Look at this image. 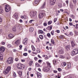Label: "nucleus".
<instances>
[{
  "instance_id": "nucleus-51",
  "label": "nucleus",
  "mask_w": 78,
  "mask_h": 78,
  "mask_svg": "<svg viewBox=\"0 0 78 78\" xmlns=\"http://www.w3.org/2000/svg\"><path fill=\"white\" fill-rule=\"evenodd\" d=\"M37 53H40V52H41V51H40V50L39 49H38L37 50Z\"/></svg>"
},
{
  "instance_id": "nucleus-46",
  "label": "nucleus",
  "mask_w": 78,
  "mask_h": 78,
  "mask_svg": "<svg viewBox=\"0 0 78 78\" xmlns=\"http://www.w3.org/2000/svg\"><path fill=\"white\" fill-rule=\"evenodd\" d=\"M63 65L64 66H66L67 65V63L66 62H64L63 63Z\"/></svg>"
},
{
  "instance_id": "nucleus-64",
  "label": "nucleus",
  "mask_w": 78,
  "mask_h": 78,
  "mask_svg": "<svg viewBox=\"0 0 78 78\" xmlns=\"http://www.w3.org/2000/svg\"><path fill=\"white\" fill-rule=\"evenodd\" d=\"M21 61L22 62H25V60L21 59Z\"/></svg>"
},
{
  "instance_id": "nucleus-12",
  "label": "nucleus",
  "mask_w": 78,
  "mask_h": 78,
  "mask_svg": "<svg viewBox=\"0 0 78 78\" xmlns=\"http://www.w3.org/2000/svg\"><path fill=\"white\" fill-rule=\"evenodd\" d=\"M28 41V39L27 38L24 39L23 40V43L24 45H27V41Z\"/></svg>"
},
{
  "instance_id": "nucleus-50",
  "label": "nucleus",
  "mask_w": 78,
  "mask_h": 78,
  "mask_svg": "<svg viewBox=\"0 0 78 78\" xmlns=\"http://www.w3.org/2000/svg\"><path fill=\"white\" fill-rule=\"evenodd\" d=\"M37 77L38 78H41L42 76L41 75H40V76H37Z\"/></svg>"
},
{
  "instance_id": "nucleus-53",
  "label": "nucleus",
  "mask_w": 78,
  "mask_h": 78,
  "mask_svg": "<svg viewBox=\"0 0 78 78\" xmlns=\"http://www.w3.org/2000/svg\"><path fill=\"white\" fill-rule=\"evenodd\" d=\"M15 61H19V59H18V58H15Z\"/></svg>"
},
{
  "instance_id": "nucleus-40",
  "label": "nucleus",
  "mask_w": 78,
  "mask_h": 78,
  "mask_svg": "<svg viewBox=\"0 0 78 78\" xmlns=\"http://www.w3.org/2000/svg\"><path fill=\"white\" fill-rule=\"evenodd\" d=\"M52 23V21H50L48 22V25H50Z\"/></svg>"
},
{
  "instance_id": "nucleus-43",
  "label": "nucleus",
  "mask_w": 78,
  "mask_h": 78,
  "mask_svg": "<svg viewBox=\"0 0 78 78\" xmlns=\"http://www.w3.org/2000/svg\"><path fill=\"white\" fill-rule=\"evenodd\" d=\"M75 28L76 29H78V24H76V26Z\"/></svg>"
},
{
  "instance_id": "nucleus-28",
  "label": "nucleus",
  "mask_w": 78,
  "mask_h": 78,
  "mask_svg": "<svg viewBox=\"0 0 78 78\" xmlns=\"http://www.w3.org/2000/svg\"><path fill=\"white\" fill-rule=\"evenodd\" d=\"M0 11L1 12V14L2 13H3V9H2V7H0Z\"/></svg>"
},
{
  "instance_id": "nucleus-30",
  "label": "nucleus",
  "mask_w": 78,
  "mask_h": 78,
  "mask_svg": "<svg viewBox=\"0 0 78 78\" xmlns=\"http://www.w3.org/2000/svg\"><path fill=\"white\" fill-rule=\"evenodd\" d=\"M51 42L53 44H55V41H54V40L53 39H51Z\"/></svg>"
},
{
  "instance_id": "nucleus-49",
  "label": "nucleus",
  "mask_w": 78,
  "mask_h": 78,
  "mask_svg": "<svg viewBox=\"0 0 78 78\" xmlns=\"http://www.w3.org/2000/svg\"><path fill=\"white\" fill-rule=\"evenodd\" d=\"M56 32H57V33H60V31L59 30H56Z\"/></svg>"
},
{
  "instance_id": "nucleus-13",
  "label": "nucleus",
  "mask_w": 78,
  "mask_h": 78,
  "mask_svg": "<svg viewBox=\"0 0 78 78\" xmlns=\"http://www.w3.org/2000/svg\"><path fill=\"white\" fill-rule=\"evenodd\" d=\"M5 50V49L3 47H2L0 48V51L2 53L4 52Z\"/></svg>"
},
{
  "instance_id": "nucleus-58",
  "label": "nucleus",
  "mask_w": 78,
  "mask_h": 78,
  "mask_svg": "<svg viewBox=\"0 0 78 78\" xmlns=\"http://www.w3.org/2000/svg\"><path fill=\"white\" fill-rule=\"evenodd\" d=\"M34 59L35 61H37V57H35Z\"/></svg>"
},
{
  "instance_id": "nucleus-21",
  "label": "nucleus",
  "mask_w": 78,
  "mask_h": 78,
  "mask_svg": "<svg viewBox=\"0 0 78 78\" xmlns=\"http://www.w3.org/2000/svg\"><path fill=\"white\" fill-rule=\"evenodd\" d=\"M71 44H72V47H73L75 45V44L74 42L73 41H71Z\"/></svg>"
},
{
  "instance_id": "nucleus-35",
  "label": "nucleus",
  "mask_w": 78,
  "mask_h": 78,
  "mask_svg": "<svg viewBox=\"0 0 78 78\" xmlns=\"http://www.w3.org/2000/svg\"><path fill=\"white\" fill-rule=\"evenodd\" d=\"M39 32L40 34H42V33H44V32L43 31H42L41 30H40L39 31Z\"/></svg>"
},
{
  "instance_id": "nucleus-5",
  "label": "nucleus",
  "mask_w": 78,
  "mask_h": 78,
  "mask_svg": "<svg viewBox=\"0 0 78 78\" xmlns=\"http://www.w3.org/2000/svg\"><path fill=\"white\" fill-rule=\"evenodd\" d=\"M78 50L77 49H74L73 51H72L71 55L72 56H74V55H76V54H78Z\"/></svg>"
},
{
  "instance_id": "nucleus-44",
  "label": "nucleus",
  "mask_w": 78,
  "mask_h": 78,
  "mask_svg": "<svg viewBox=\"0 0 78 78\" xmlns=\"http://www.w3.org/2000/svg\"><path fill=\"white\" fill-rule=\"evenodd\" d=\"M41 75V74H40V73H37V76H39L40 75Z\"/></svg>"
},
{
  "instance_id": "nucleus-3",
  "label": "nucleus",
  "mask_w": 78,
  "mask_h": 78,
  "mask_svg": "<svg viewBox=\"0 0 78 78\" xmlns=\"http://www.w3.org/2000/svg\"><path fill=\"white\" fill-rule=\"evenodd\" d=\"M11 67L10 66H8L7 67L5 71L3 72V73L4 75H6V74H8L9 72V71L11 70Z\"/></svg>"
},
{
  "instance_id": "nucleus-11",
  "label": "nucleus",
  "mask_w": 78,
  "mask_h": 78,
  "mask_svg": "<svg viewBox=\"0 0 78 78\" xmlns=\"http://www.w3.org/2000/svg\"><path fill=\"white\" fill-rule=\"evenodd\" d=\"M43 70L44 72H47V71L49 70V69H48V67L45 66L44 67Z\"/></svg>"
},
{
  "instance_id": "nucleus-54",
  "label": "nucleus",
  "mask_w": 78,
  "mask_h": 78,
  "mask_svg": "<svg viewBox=\"0 0 78 78\" xmlns=\"http://www.w3.org/2000/svg\"><path fill=\"white\" fill-rule=\"evenodd\" d=\"M33 20H30L29 21V23H32V22H33Z\"/></svg>"
},
{
  "instance_id": "nucleus-41",
  "label": "nucleus",
  "mask_w": 78,
  "mask_h": 78,
  "mask_svg": "<svg viewBox=\"0 0 78 78\" xmlns=\"http://www.w3.org/2000/svg\"><path fill=\"white\" fill-rule=\"evenodd\" d=\"M59 38L61 39H63L64 38V36L61 35L59 36Z\"/></svg>"
},
{
  "instance_id": "nucleus-6",
  "label": "nucleus",
  "mask_w": 78,
  "mask_h": 78,
  "mask_svg": "<svg viewBox=\"0 0 78 78\" xmlns=\"http://www.w3.org/2000/svg\"><path fill=\"white\" fill-rule=\"evenodd\" d=\"M12 62H13L12 58H9L7 61V63L10 64H11L12 63Z\"/></svg>"
},
{
  "instance_id": "nucleus-26",
  "label": "nucleus",
  "mask_w": 78,
  "mask_h": 78,
  "mask_svg": "<svg viewBox=\"0 0 78 78\" xmlns=\"http://www.w3.org/2000/svg\"><path fill=\"white\" fill-rule=\"evenodd\" d=\"M67 67H68L69 69H70L71 67V65H70V64L68 63L67 64Z\"/></svg>"
},
{
  "instance_id": "nucleus-23",
  "label": "nucleus",
  "mask_w": 78,
  "mask_h": 78,
  "mask_svg": "<svg viewBox=\"0 0 78 78\" xmlns=\"http://www.w3.org/2000/svg\"><path fill=\"white\" fill-rule=\"evenodd\" d=\"M0 59L1 60H3V55H2L1 53L0 52Z\"/></svg>"
},
{
  "instance_id": "nucleus-25",
  "label": "nucleus",
  "mask_w": 78,
  "mask_h": 78,
  "mask_svg": "<svg viewBox=\"0 0 78 78\" xmlns=\"http://www.w3.org/2000/svg\"><path fill=\"white\" fill-rule=\"evenodd\" d=\"M39 37L40 39H41V40H42V39H44V38H43V35H42L39 36Z\"/></svg>"
},
{
  "instance_id": "nucleus-24",
  "label": "nucleus",
  "mask_w": 78,
  "mask_h": 78,
  "mask_svg": "<svg viewBox=\"0 0 78 78\" xmlns=\"http://www.w3.org/2000/svg\"><path fill=\"white\" fill-rule=\"evenodd\" d=\"M34 30V29L33 27H31V28H30V29H29V31L30 32H32Z\"/></svg>"
},
{
  "instance_id": "nucleus-36",
  "label": "nucleus",
  "mask_w": 78,
  "mask_h": 78,
  "mask_svg": "<svg viewBox=\"0 0 78 78\" xmlns=\"http://www.w3.org/2000/svg\"><path fill=\"white\" fill-rule=\"evenodd\" d=\"M33 61H30L29 62L30 66H31L33 64Z\"/></svg>"
},
{
  "instance_id": "nucleus-48",
  "label": "nucleus",
  "mask_w": 78,
  "mask_h": 78,
  "mask_svg": "<svg viewBox=\"0 0 78 78\" xmlns=\"http://www.w3.org/2000/svg\"><path fill=\"white\" fill-rule=\"evenodd\" d=\"M58 70L59 72H61V71L62 70V69H61L60 68H58Z\"/></svg>"
},
{
  "instance_id": "nucleus-14",
  "label": "nucleus",
  "mask_w": 78,
  "mask_h": 78,
  "mask_svg": "<svg viewBox=\"0 0 78 78\" xmlns=\"http://www.w3.org/2000/svg\"><path fill=\"white\" fill-rule=\"evenodd\" d=\"M64 49H61L59 51V53L60 54H63V53H64Z\"/></svg>"
},
{
  "instance_id": "nucleus-57",
  "label": "nucleus",
  "mask_w": 78,
  "mask_h": 78,
  "mask_svg": "<svg viewBox=\"0 0 78 78\" xmlns=\"http://www.w3.org/2000/svg\"><path fill=\"white\" fill-rule=\"evenodd\" d=\"M69 25L70 26H72V25H73V23H69Z\"/></svg>"
},
{
  "instance_id": "nucleus-61",
  "label": "nucleus",
  "mask_w": 78,
  "mask_h": 78,
  "mask_svg": "<svg viewBox=\"0 0 78 78\" xmlns=\"http://www.w3.org/2000/svg\"><path fill=\"white\" fill-rule=\"evenodd\" d=\"M31 68H28V70H29V71H31Z\"/></svg>"
},
{
  "instance_id": "nucleus-4",
  "label": "nucleus",
  "mask_w": 78,
  "mask_h": 78,
  "mask_svg": "<svg viewBox=\"0 0 78 78\" xmlns=\"http://www.w3.org/2000/svg\"><path fill=\"white\" fill-rule=\"evenodd\" d=\"M5 10L6 12H9L11 9V8L9 6V5H5Z\"/></svg>"
},
{
  "instance_id": "nucleus-32",
  "label": "nucleus",
  "mask_w": 78,
  "mask_h": 78,
  "mask_svg": "<svg viewBox=\"0 0 78 78\" xmlns=\"http://www.w3.org/2000/svg\"><path fill=\"white\" fill-rule=\"evenodd\" d=\"M13 76L14 78L15 77H16V73L13 72Z\"/></svg>"
},
{
  "instance_id": "nucleus-62",
  "label": "nucleus",
  "mask_w": 78,
  "mask_h": 78,
  "mask_svg": "<svg viewBox=\"0 0 78 78\" xmlns=\"http://www.w3.org/2000/svg\"><path fill=\"white\" fill-rule=\"evenodd\" d=\"M69 35H70V36L72 35V32H70V33H69Z\"/></svg>"
},
{
  "instance_id": "nucleus-47",
  "label": "nucleus",
  "mask_w": 78,
  "mask_h": 78,
  "mask_svg": "<svg viewBox=\"0 0 78 78\" xmlns=\"http://www.w3.org/2000/svg\"><path fill=\"white\" fill-rule=\"evenodd\" d=\"M1 44L2 45H5V43L3 41H2Z\"/></svg>"
},
{
  "instance_id": "nucleus-9",
  "label": "nucleus",
  "mask_w": 78,
  "mask_h": 78,
  "mask_svg": "<svg viewBox=\"0 0 78 78\" xmlns=\"http://www.w3.org/2000/svg\"><path fill=\"white\" fill-rule=\"evenodd\" d=\"M50 3L51 5H53L56 2V0H50Z\"/></svg>"
},
{
  "instance_id": "nucleus-17",
  "label": "nucleus",
  "mask_w": 78,
  "mask_h": 78,
  "mask_svg": "<svg viewBox=\"0 0 78 78\" xmlns=\"http://www.w3.org/2000/svg\"><path fill=\"white\" fill-rule=\"evenodd\" d=\"M46 29L48 30H51L52 29V26H48L46 28Z\"/></svg>"
},
{
  "instance_id": "nucleus-60",
  "label": "nucleus",
  "mask_w": 78,
  "mask_h": 78,
  "mask_svg": "<svg viewBox=\"0 0 78 78\" xmlns=\"http://www.w3.org/2000/svg\"><path fill=\"white\" fill-rule=\"evenodd\" d=\"M71 18H72V19H73V18H74V16H73V15H71Z\"/></svg>"
},
{
  "instance_id": "nucleus-19",
  "label": "nucleus",
  "mask_w": 78,
  "mask_h": 78,
  "mask_svg": "<svg viewBox=\"0 0 78 78\" xmlns=\"http://www.w3.org/2000/svg\"><path fill=\"white\" fill-rule=\"evenodd\" d=\"M18 73L19 75L20 76H21L22 75V71H18Z\"/></svg>"
},
{
  "instance_id": "nucleus-34",
  "label": "nucleus",
  "mask_w": 78,
  "mask_h": 78,
  "mask_svg": "<svg viewBox=\"0 0 78 78\" xmlns=\"http://www.w3.org/2000/svg\"><path fill=\"white\" fill-rule=\"evenodd\" d=\"M54 30H52L51 32V34L52 35V36H53L54 35Z\"/></svg>"
},
{
  "instance_id": "nucleus-52",
  "label": "nucleus",
  "mask_w": 78,
  "mask_h": 78,
  "mask_svg": "<svg viewBox=\"0 0 78 78\" xmlns=\"http://www.w3.org/2000/svg\"><path fill=\"white\" fill-rule=\"evenodd\" d=\"M57 21V18H55L54 21V23H55V22H56Z\"/></svg>"
},
{
  "instance_id": "nucleus-20",
  "label": "nucleus",
  "mask_w": 78,
  "mask_h": 78,
  "mask_svg": "<svg viewBox=\"0 0 78 78\" xmlns=\"http://www.w3.org/2000/svg\"><path fill=\"white\" fill-rule=\"evenodd\" d=\"M70 45H68L65 47V48L66 50H69L70 49Z\"/></svg>"
},
{
  "instance_id": "nucleus-29",
  "label": "nucleus",
  "mask_w": 78,
  "mask_h": 78,
  "mask_svg": "<svg viewBox=\"0 0 78 78\" xmlns=\"http://www.w3.org/2000/svg\"><path fill=\"white\" fill-rule=\"evenodd\" d=\"M31 47L32 49V50H33V51H35L36 49H35V48L34 47V46L32 45Z\"/></svg>"
},
{
  "instance_id": "nucleus-1",
  "label": "nucleus",
  "mask_w": 78,
  "mask_h": 78,
  "mask_svg": "<svg viewBox=\"0 0 78 78\" xmlns=\"http://www.w3.org/2000/svg\"><path fill=\"white\" fill-rule=\"evenodd\" d=\"M42 12L40 13L38 15V17L40 19H42L44 18V16H46V14L45 13V11L42 10Z\"/></svg>"
},
{
  "instance_id": "nucleus-33",
  "label": "nucleus",
  "mask_w": 78,
  "mask_h": 78,
  "mask_svg": "<svg viewBox=\"0 0 78 78\" xmlns=\"http://www.w3.org/2000/svg\"><path fill=\"white\" fill-rule=\"evenodd\" d=\"M53 64L54 65H55L56 64V60H53Z\"/></svg>"
},
{
  "instance_id": "nucleus-2",
  "label": "nucleus",
  "mask_w": 78,
  "mask_h": 78,
  "mask_svg": "<svg viewBox=\"0 0 78 78\" xmlns=\"http://www.w3.org/2000/svg\"><path fill=\"white\" fill-rule=\"evenodd\" d=\"M17 68L19 69H24L25 66L23 65L21 63H19L17 65Z\"/></svg>"
},
{
  "instance_id": "nucleus-45",
  "label": "nucleus",
  "mask_w": 78,
  "mask_h": 78,
  "mask_svg": "<svg viewBox=\"0 0 78 78\" xmlns=\"http://www.w3.org/2000/svg\"><path fill=\"white\" fill-rule=\"evenodd\" d=\"M23 56H27L28 55V54L27 53H24L23 54Z\"/></svg>"
},
{
  "instance_id": "nucleus-55",
  "label": "nucleus",
  "mask_w": 78,
  "mask_h": 78,
  "mask_svg": "<svg viewBox=\"0 0 78 78\" xmlns=\"http://www.w3.org/2000/svg\"><path fill=\"white\" fill-rule=\"evenodd\" d=\"M35 65L36 66H37V67H39V66H40V65H39V64H38V63H36ZM37 65H38V66H37Z\"/></svg>"
},
{
  "instance_id": "nucleus-39",
  "label": "nucleus",
  "mask_w": 78,
  "mask_h": 78,
  "mask_svg": "<svg viewBox=\"0 0 78 78\" xmlns=\"http://www.w3.org/2000/svg\"><path fill=\"white\" fill-rule=\"evenodd\" d=\"M43 25L44 27H46V26L47 25V22H45L44 23Z\"/></svg>"
},
{
  "instance_id": "nucleus-22",
  "label": "nucleus",
  "mask_w": 78,
  "mask_h": 78,
  "mask_svg": "<svg viewBox=\"0 0 78 78\" xmlns=\"http://www.w3.org/2000/svg\"><path fill=\"white\" fill-rule=\"evenodd\" d=\"M46 63L47 65H48V66L50 68L51 67V63H50L49 62H47Z\"/></svg>"
},
{
  "instance_id": "nucleus-37",
  "label": "nucleus",
  "mask_w": 78,
  "mask_h": 78,
  "mask_svg": "<svg viewBox=\"0 0 78 78\" xmlns=\"http://www.w3.org/2000/svg\"><path fill=\"white\" fill-rule=\"evenodd\" d=\"M7 47L8 48H10V47H12V45H11V44H8L7 45Z\"/></svg>"
},
{
  "instance_id": "nucleus-56",
  "label": "nucleus",
  "mask_w": 78,
  "mask_h": 78,
  "mask_svg": "<svg viewBox=\"0 0 78 78\" xmlns=\"http://www.w3.org/2000/svg\"><path fill=\"white\" fill-rule=\"evenodd\" d=\"M42 60H39L38 61V62H39V63H40L41 62H42Z\"/></svg>"
},
{
  "instance_id": "nucleus-18",
  "label": "nucleus",
  "mask_w": 78,
  "mask_h": 78,
  "mask_svg": "<svg viewBox=\"0 0 78 78\" xmlns=\"http://www.w3.org/2000/svg\"><path fill=\"white\" fill-rule=\"evenodd\" d=\"M8 37H10V38H11V39H12V38H13V37H14V36L13 35V34H10L8 35Z\"/></svg>"
},
{
  "instance_id": "nucleus-16",
  "label": "nucleus",
  "mask_w": 78,
  "mask_h": 78,
  "mask_svg": "<svg viewBox=\"0 0 78 78\" xmlns=\"http://www.w3.org/2000/svg\"><path fill=\"white\" fill-rule=\"evenodd\" d=\"M45 2H44L41 7L40 8V9H44L45 7Z\"/></svg>"
},
{
  "instance_id": "nucleus-42",
  "label": "nucleus",
  "mask_w": 78,
  "mask_h": 78,
  "mask_svg": "<svg viewBox=\"0 0 78 78\" xmlns=\"http://www.w3.org/2000/svg\"><path fill=\"white\" fill-rule=\"evenodd\" d=\"M60 58H62V59H63V58H64V57L62 55H60L59 56Z\"/></svg>"
},
{
  "instance_id": "nucleus-8",
  "label": "nucleus",
  "mask_w": 78,
  "mask_h": 78,
  "mask_svg": "<svg viewBox=\"0 0 78 78\" xmlns=\"http://www.w3.org/2000/svg\"><path fill=\"white\" fill-rule=\"evenodd\" d=\"M36 13H37V12L36 11L31 12L30 13V15L32 17H34V16H35L36 15Z\"/></svg>"
},
{
  "instance_id": "nucleus-27",
  "label": "nucleus",
  "mask_w": 78,
  "mask_h": 78,
  "mask_svg": "<svg viewBox=\"0 0 78 78\" xmlns=\"http://www.w3.org/2000/svg\"><path fill=\"white\" fill-rule=\"evenodd\" d=\"M47 36L48 37H49V38L51 37V35L49 33H48L47 34Z\"/></svg>"
},
{
  "instance_id": "nucleus-10",
  "label": "nucleus",
  "mask_w": 78,
  "mask_h": 78,
  "mask_svg": "<svg viewBox=\"0 0 78 78\" xmlns=\"http://www.w3.org/2000/svg\"><path fill=\"white\" fill-rule=\"evenodd\" d=\"M13 17L15 19H17L18 18V14L17 13H15L14 14V15L13 16Z\"/></svg>"
},
{
  "instance_id": "nucleus-7",
  "label": "nucleus",
  "mask_w": 78,
  "mask_h": 78,
  "mask_svg": "<svg viewBox=\"0 0 78 78\" xmlns=\"http://www.w3.org/2000/svg\"><path fill=\"white\" fill-rule=\"evenodd\" d=\"M20 44V40L18 39L15 41L14 43V44L16 46H18Z\"/></svg>"
},
{
  "instance_id": "nucleus-15",
  "label": "nucleus",
  "mask_w": 78,
  "mask_h": 78,
  "mask_svg": "<svg viewBox=\"0 0 78 78\" xmlns=\"http://www.w3.org/2000/svg\"><path fill=\"white\" fill-rule=\"evenodd\" d=\"M40 2V0H35V5L37 6L39 4V2Z\"/></svg>"
},
{
  "instance_id": "nucleus-63",
  "label": "nucleus",
  "mask_w": 78,
  "mask_h": 78,
  "mask_svg": "<svg viewBox=\"0 0 78 78\" xmlns=\"http://www.w3.org/2000/svg\"><path fill=\"white\" fill-rule=\"evenodd\" d=\"M20 23H22V22H23V21H22V20H20Z\"/></svg>"
},
{
  "instance_id": "nucleus-38",
  "label": "nucleus",
  "mask_w": 78,
  "mask_h": 78,
  "mask_svg": "<svg viewBox=\"0 0 78 78\" xmlns=\"http://www.w3.org/2000/svg\"><path fill=\"white\" fill-rule=\"evenodd\" d=\"M22 19H26V16H22L21 17Z\"/></svg>"
},
{
  "instance_id": "nucleus-31",
  "label": "nucleus",
  "mask_w": 78,
  "mask_h": 78,
  "mask_svg": "<svg viewBox=\"0 0 78 78\" xmlns=\"http://www.w3.org/2000/svg\"><path fill=\"white\" fill-rule=\"evenodd\" d=\"M12 30L13 31H16V28L15 27H13L12 28Z\"/></svg>"
},
{
  "instance_id": "nucleus-59",
  "label": "nucleus",
  "mask_w": 78,
  "mask_h": 78,
  "mask_svg": "<svg viewBox=\"0 0 78 78\" xmlns=\"http://www.w3.org/2000/svg\"><path fill=\"white\" fill-rule=\"evenodd\" d=\"M66 3L67 5H68V4L69 3V1H68V0L66 1Z\"/></svg>"
}]
</instances>
